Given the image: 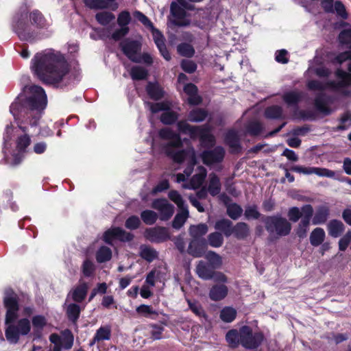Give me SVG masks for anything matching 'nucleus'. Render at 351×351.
I'll use <instances>...</instances> for the list:
<instances>
[{"instance_id":"nucleus-5","label":"nucleus","mask_w":351,"mask_h":351,"mask_svg":"<svg viewBox=\"0 0 351 351\" xmlns=\"http://www.w3.org/2000/svg\"><path fill=\"white\" fill-rule=\"evenodd\" d=\"M266 230L270 235L285 237L291 232V224L280 215L267 216L263 220Z\"/></svg>"},{"instance_id":"nucleus-32","label":"nucleus","mask_w":351,"mask_h":351,"mask_svg":"<svg viewBox=\"0 0 351 351\" xmlns=\"http://www.w3.org/2000/svg\"><path fill=\"white\" fill-rule=\"evenodd\" d=\"M264 115L268 119H283L285 118L282 108L278 105L267 107L265 110Z\"/></svg>"},{"instance_id":"nucleus-16","label":"nucleus","mask_w":351,"mask_h":351,"mask_svg":"<svg viewBox=\"0 0 351 351\" xmlns=\"http://www.w3.org/2000/svg\"><path fill=\"white\" fill-rule=\"evenodd\" d=\"M291 170L304 175L315 174L320 177L333 178L335 175V171L326 168L314 167H303L295 165L291 168Z\"/></svg>"},{"instance_id":"nucleus-19","label":"nucleus","mask_w":351,"mask_h":351,"mask_svg":"<svg viewBox=\"0 0 351 351\" xmlns=\"http://www.w3.org/2000/svg\"><path fill=\"white\" fill-rule=\"evenodd\" d=\"M89 286L87 282L80 281L69 292L66 296V301L69 299L76 303L82 302L87 296Z\"/></svg>"},{"instance_id":"nucleus-53","label":"nucleus","mask_w":351,"mask_h":351,"mask_svg":"<svg viewBox=\"0 0 351 351\" xmlns=\"http://www.w3.org/2000/svg\"><path fill=\"white\" fill-rule=\"evenodd\" d=\"M242 213V208L237 204H231L227 206V214L232 219L236 220L239 219Z\"/></svg>"},{"instance_id":"nucleus-35","label":"nucleus","mask_w":351,"mask_h":351,"mask_svg":"<svg viewBox=\"0 0 351 351\" xmlns=\"http://www.w3.org/2000/svg\"><path fill=\"white\" fill-rule=\"evenodd\" d=\"M140 256L143 259L151 263L158 258V253L154 248L146 245H142L140 246Z\"/></svg>"},{"instance_id":"nucleus-46","label":"nucleus","mask_w":351,"mask_h":351,"mask_svg":"<svg viewBox=\"0 0 351 351\" xmlns=\"http://www.w3.org/2000/svg\"><path fill=\"white\" fill-rule=\"evenodd\" d=\"M237 316V311L230 306L224 307L220 312V318L227 323L232 322Z\"/></svg>"},{"instance_id":"nucleus-14","label":"nucleus","mask_w":351,"mask_h":351,"mask_svg":"<svg viewBox=\"0 0 351 351\" xmlns=\"http://www.w3.org/2000/svg\"><path fill=\"white\" fill-rule=\"evenodd\" d=\"M144 237L150 242L156 243H162L170 237L168 229L160 226L147 228Z\"/></svg>"},{"instance_id":"nucleus-10","label":"nucleus","mask_w":351,"mask_h":351,"mask_svg":"<svg viewBox=\"0 0 351 351\" xmlns=\"http://www.w3.org/2000/svg\"><path fill=\"white\" fill-rule=\"evenodd\" d=\"M264 337L261 332H252L247 326L240 328V343L247 349H254L258 347L263 341Z\"/></svg>"},{"instance_id":"nucleus-64","label":"nucleus","mask_w":351,"mask_h":351,"mask_svg":"<svg viewBox=\"0 0 351 351\" xmlns=\"http://www.w3.org/2000/svg\"><path fill=\"white\" fill-rule=\"evenodd\" d=\"M245 217L246 219H257L259 218L261 214L258 211L256 206H250L245 210Z\"/></svg>"},{"instance_id":"nucleus-27","label":"nucleus","mask_w":351,"mask_h":351,"mask_svg":"<svg viewBox=\"0 0 351 351\" xmlns=\"http://www.w3.org/2000/svg\"><path fill=\"white\" fill-rule=\"evenodd\" d=\"M215 269L208 263L199 261L196 265L195 271L199 278L204 280H211Z\"/></svg>"},{"instance_id":"nucleus-29","label":"nucleus","mask_w":351,"mask_h":351,"mask_svg":"<svg viewBox=\"0 0 351 351\" xmlns=\"http://www.w3.org/2000/svg\"><path fill=\"white\" fill-rule=\"evenodd\" d=\"M330 98L324 93H319L317 95L315 99V106L316 109L324 114H329L330 110L328 107L327 104Z\"/></svg>"},{"instance_id":"nucleus-42","label":"nucleus","mask_w":351,"mask_h":351,"mask_svg":"<svg viewBox=\"0 0 351 351\" xmlns=\"http://www.w3.org/2000/svg\"><path fill=\"white\" fill-rule=\"evenodd\" d=\"M208 226L205 223H199L198 225H192L189 229L190 235L193 239H201L200 237L206 234L208 232Z\"/></svg>"},{"instance_id":"nucleus-22","label":"nucleus","mask_w":351,"mask_h":351,"mask_svg":"<svg viewBox=\"0 0 351 351\" xmlns=\"http://www.w3.org/2000/svg\"><path fill=\"white\" fill-rule=\"evenodd\" d=\"M198 173L195 174L191 179L189 183L182 184V187L186 189H198L204 182L207 171L204 167H198Z\"/></svg>"},{"instance_id":"nucleus-45","label":"nucleus","mask_w":351,"mask_h":351,"mask_svg":"<svg viewBox=\"0 0 351 351\" xmlns=\"http://www.w3.org/2000/svg\"><path fill=\"white\" fill-rule=\"evenodd\" d=\"M115 19L114 14L110 12H101L95 15V19L101 25L106 26Z\"/></svg>"},{"instance_id":"nucleus-7","label":"nucleus","mask_w":351,"mask_h":351,"mask_svg":"<svg viewBox=\"0 0 351 351\" xmlns=\"http://www.w3.org/2000/svg\"><path fill=\"white\" fill-rule=\"evenodd\" d=\"M5 335L8 341L11 344H16L21 336L28 335L31 330L30 322L27 318H22L16 323L5 324Z\"/></svg>"},{"instance_id":"nucleus-51","label":"nucleus","mask_w":351,"mask_h":351,"mask_svg":"<svg viewBox=\"0 0 351 351\" xmlns=\"http://www.w3.org/2000/svg\"><path fill=\"white\" fill-rule=\"evenodd\" d=\"M168 196L169 198L177 205L180 210L184 209V208H188L182 197L177 191H170L169 192Z\"/></svg>"},{"instance_id":"nucleus-3","label":"nucleus","mask_w":351,"mask_h":351,"mask_svg":"<svg viewBox=\"0 0 351 351\" xmlns=\"http://www.w3.org/2000/svg\"><path fill=\"white\" fill-rule=\"evenodd\" d=\"M177 126L180 132L189 134L191 138L195 139L198 137L203 147H213L215 143V138L210 132L212 128L208 124L196 126L181 121L178 123Z\"/></svg>"},{"instance_id":"nucleus-6","label":"nucleus","mask_w":351,"mask_h":351,"mask_svg":"<svg viewBox=\"0 0 351 351\" xmlns=\"http://www.w3.org/2000/svg\"><path fill=\"white\" fill-rule=\"evenodd\" d=\"M26 18L25 11L17 12L13 18L12 28L21 40L32 42L38 38V33L25 22Z\"/></svg>"},{"instance_id":"nucleus-39","label":"nucleus","mask_w":351,"mask_h":351,"mask_svg":"<svg viewBox=\"0 0 351 351\" xmlns=\"http://www.w3.org/2000/svg\"><path fill=\"white\" fill-rule=\"evenodd\" d=\"M208 115V111L205 109L195 108L189 113L188 119L191 122L199 123L204 121Z\"/></svg>"},{"instance_id":"nucleus-61","label":"nucleus","mask_w":351,"mask_h":351,"mask_svg":"<svg viewBox=\"0 0 351 351\" xmlns=\"http://www.w3.org/2000/svg\"><path fill=\"white\" fill-rule=\"evenodd\" d=\"M136 312L146 317H151V315H157L158 313L153 309L151 306L146 304H141L136 309Z\"/></svg>"},{"instance_id":"nucleus-37","label":"nucleus","mask_w":351,"mask_h":351,"mask_svg":"<svg viewBox=\"0 0 351 351\" xmlns=\"http://www.w3.org/2000/svg\"><path fill=\"white\" fill-rule=\"evenodd\" d=\"M326 233L323 228H315L310 234V243L313 246L317 247L324 241Z\"/></svg>"},{"instance_id":"nucleus-1","label":"nucleus","mask_w":351,"mask_h":351,"mask_svg":"<svg viewBox=\"0 0 351 351\" xmlns=\"http://www.w3.org/2000/svg\"><path fill=\"white\" fill-rule=\"evenodd\" d=\"M25 98L20 95L11 105L10 111L17 121L19 129L24 134L18 136L16 144L19 152H25L31 143V138L27 134V128L23 126L25 121L29 120V124L36 126L42 112L47 104L45 90L39 86H26L23 88Z\"/></svg>"},{"instance_id":"nucleus-21","label":"nucleus","mask_w":351,"mask_h":351,"mask_svg":"<svg viewBox=\"0 0 351 351\" xmlns=\"http://www.w3.org/2000/svg\"><path fill=\"white\" fill-rule=\"evenodd\" d=\"M30 25L36 29H47L51 25L44 15L38 10H34L29 14Z\"/></svg>"},{"instance_id":"nucleus-47","label":"nucleus","mask_w":351,"mask_h":351,"mask_svg":"<svg viewBox=\"0 0 351 351\" xmlns=\"http://www.w3.org/2000/svg\"><path fill=\"white\" fill-rule=\"evenodd\" d=\"M73 335L69 330H65L61 337L60 344L64 350H69L73 345Z\"/></svg>"},{"instance_id":"nucleus-20","label":"nucleus","mask_w":351,"mask_h":351,"mask_svg":"<svg viewBox=\"0 0 351 351\" xmlns=\"http://www.w3.org/2000/svg\"><path fill=\"white\" fill-rule=\"evenodd\" d=\"M159 136L160 138L163 139L170 140L171 141L167 144V146L165 149V152L167 153V150L169 149L171 152H176L174 148L179 147L182 145L181 138L179 134L174 132L170 128H163L159 131Z\"/></svg>"},{"instance_id":"nucleus-43","label":"nucleus","mask_w":351,"mask_h":351,"mask_svg":"<svg viewBox=\"0 0 351 351\" xmlns=\"http://www.w3.org/2000/svg\"><path fill=\"white\" fill-rule=\"evenodd\" d=\"M226 339L230 347L237 348L240 343V331L235 329L230 330L226 335Z\"/></svg>"},{"instance_id":"nucleus-24","label":"nucleus","mask_w":351,"mask_h":351,"mask_svg":"<svg viewBox=\"0 0 351 351\" xmlns=\"http://www.w3.org/2000/svg\"><path fill=\"white\" fill-rule=\"evenodd\" d=\"M206 249L204 239H192L189 245L188 253L194 257H201L204 255Z\"/></svg>"},{"instance_id":"nucleus-56","label":"nucleus","mask_w":351,"mask_h":351,"mask_svg":"<svg viewBox=\"0 0 351 351\" xmlns=\"http://www.w3.org/2000/svg\"><path fill=\"white\" fill-rule=\"evenodd\" d=\"M246 130L247 133H249L252 136H257L260 134L261 131L263 130L262 124L258 121H251L250 122L247 127Z\"/></svg>"},{"instance_id":"nucleus-9","label":"nucleus","mask_w":351,"mask_h":351,"mask_svg":"<svg viewBox=\"0 0 351 351\" xmlns=\"http://www.w3.org/2000/svg\"><path fill=\"white\" fill-rule=\"evenodd\" d=\"M167 155L173 160L178 163L182 162L184 160L189 159V165L184 169V174L189 177L193 172V167L197 163L196 155L195 149L193 147H189L186 149H182L178 152H171L167 150Z\"/></svg>"},{"instance_id":"nucleus-28","label":"nucleus","mask_w":351,"mask_h":351,"mask_svg":"<svg viewBox=\"0 0 351 351\" xmlns=\"http://www.w3.org/2000/svg\"><path fill=\"white\" fill-rule=\"evenodd\" d=\"M228 293V289L223 284H217L211 287L209 298L213 301H219L224 299Z\"/></svg>"},{"instance_id":"nucleus-50","label":"nucleus","mask_w":351,"mask_h":351,"mask_svg":"<svg viewBox=\"0 0 351 351\" xmlns=\"http://www.w3.org/2000/svg\"><path fill=\"white\" fill-rule=\"evenodd\" d=\"M208 244L213 247H219L223 243V237L221 233L215 232L208 236Z\"/></svg>"},{"instance_id":"nucleus-12","label":"nucleus","mask_w":351,"mask_h":351,"mask_svg":"<svg viewBox=\"0 0 351 351\" xmlns=\"http://www.w3.org/2000/svg\"><path fill=\"white\" fill-rule=\"evenodd\" d=\"M119 45L123 53L131 61L141 63L139 53L141 51V43L139 41L127 38L121 41Z\"/></svg>"},{"instance_id":"nucleus-40","label":"nucleus","mask_w":351,"mask_h":351,"mask_svg":"<svg viewBox=\"0 0 351 351\" xmlns=\"http://www.w3.org/2000/svg\"><path fill=\"white\" fill-rule=\"evenodd\" d=\"M189 216V213L188 208H184V209L180 210V211L175 216L172 222L173 228L177 230L181 228L185 223Z\"/></svg>"},{"instance_id":"nucleus-34","label":"nucleus","mask_w":351,"mask_h":351,"mask_svg":"<svg viewBox=\"0 0 351 351\" xmlns=\"http://www.w3.org/2000/svg\"><path fill=\"white\" fill-rule=\"evenodd\" d=\"M232 222L227 219H222L215 222V229L221 231L226 237L232 234Z\"/></svg>"},{"instance_id":"nucleus-33","label":"nucleus","mask_w":351,"mask_h":351,"mask_svg":"<svg viewBox=\"0 0 351 351\" xmlns=\"http://www.w3.org/2000/svg\"><path fill=\"white\" fill-rule=\"evenodd\" d=\"M81 311V307L76 302L68 304L66 308V314L67 315V317L69 320L71 321L74 324H76L80 317Z\"/></svg>"},{"instance_id":"nucleus-60","label":"nucleus","mask_w":351,"mask_h":351,"mask_svg":"<svg viewBox=\"0 0 351 351\" xmlns=\"http://www.w3.org/2000/svg\"><path fill=\"white\" fill-rule=\"evenodd\" d=\"M189 308L198 317H206L205 311L202 306L201 304H199L197 302H191L188 301Z\"/></svg>"},{"instance_id":"nucleus-44","label":"nucleus","mask_w":351,"mask_h":351,"mask_svg":"<svg viewBox=\"0 0 351 351\" xmlns=\"http://www.w3.org/2000/svg\"><path fill=\"white\" fill-rule=\"evenodd\" d=\"M112 258V251L106 246H101L96 253V260L98 263H105Z\"/></svg>"},{"instance_id":"nucleus-63","label":"nucleus","mask_w":351,"mask_h":351,"mask_svg":"<svg viewBox=\"0 0 351 351\" xmlns=\"http://www.w3.org/2000/svg\"><path fill=\"white\" fill-rule=\"evenodd\" d=\"M131 21L130 14L128 11H122L117 17V23L120 27H128Z\"/></svg>"},{"instance_id":"nucleus-52","label":"nucleus","mask_w":351,"mask_h":351,"mask_svg":"<svg viewBox=\"0 0 351 351\" xmlns=\"http://www.w3.org/2000/svg\"><path fill=\"white\" fill-rule=\"evenodd\" d=\"M141 217L145 224L152 225L156 221L158 216V214L153 210H145L141 213Z\"/></svg>"},{"instance_id":"nucleus-18","label":"nucleus","mask_w":351,"mask_h":351,"mask_svg":"<svg viewBox=\"0 0 351 351\" xmlns=\"http://www.w3.org/2000/svg\"><path fill=\"white\" fill-rule=\"evenodd\" d=\"M225 156V150L221 146H217L212 150L204 151L201 157L203 162L206 165L221 162Z\"/></svg>"},{"instance_id":"nucleus-36","label":"nucleus","mask_w":351,"mask_h":351,"mask_svg":"<svg viewBox=\"0 0 351 351\" xmlns=\"http://www.w3.org/2000/svg\"><path fill=\"white\" fill-rule=\"evenodd\" d=\"M232 234L238 239H245L250 234L248 225L244 222H239L232 227Z\"/></svg>"},{"instance_id":"nucleus-54","label":"nucleus","mask_w":351,"mask_h":351,"mask_svg":"<svg viewBox=\"0 0 351 351\" xmlns=\"http://www.w3.org/2000/svg\"><path fill=\"white\" fill-rule=\"evenodd\" d=\"M97 340H109L111 337V328L109 326H101L95 332Z\"/></svg>"},{"instance_id":"nucleus-23","label":"nucleus","mask_w":351,"mask_h":351,"mask_svg":"<svg viewBox=\"0 0 351 351\" xmlns=\"http://www.w3.org/2000/svg\"><path fill=\"white\" fill-rule=\"evenodd\" d=\"M152 32L154 43L156 45L158 49H159L161 55L165 60H169L171 59V55L166 47L165 43V38L163 35L158 29L156 28L152 30Z\"/></svg>"},{"instance_id":"nucleus-17","label":"nucleus","mask_w":351,"mask_h":351,"mask_svg":"<svg viewBox=\"0 0 351 351\" xmlns=\"http://www.w3.org/2000/svg\"><path fill=\"white\" fill-rule=\"evenodd\" d=\"M152 206L159 212V217L162 221L168 220L174 213V206L165 199H155Z\"/></svg>"},{"instance_id":"nucleus-8","label":"nucleus","mask_w":351,"mask_h":351,"mask_svg":"<svg viewBox=\"0 0 351 351\" xmlns=\"http://www.w3.org/2000/svg\"><path fill=\"white\" fill-rule=\"evenodd\" d=\"M186 0H176L170 4V15L169 16V22L177 27H189L191 21L188 17L189 14L184 10Z\"/></svg>"},{"instance_id":"nucleus-49","label":"nucleus","mask_w":351,"mask_h":351,"mask_svg":"<svg viewBox=\"0 0 351 351\" xmlns=\"http://www.w3.org/2000/svg\"><path fill=\"white\" fill-rule=\"evenodd\" d=\"M206 258L209 262V265L214 269L219 268L222 265L221 257L215 252H208L206 254Z\"/></svg>"},{"instance_id":"nucleus-41","label":"nucleus","mask_w":351,"mask_h":351,"mask_svg":"<svg viewBox=\"0 0 351 351\" xmlns=\"http://www.w3.org/2000/svg\"><path fill=\"white\" fill-rule=\"evenodd\" d=\"M148 95L154 100H159L163 97V90L161 87L155 83L149 82L146 86Z\"/></svg>"},{"instance_id":"nucleus-31","label":"nucleus","mask_w":351,"mask_h":351,"mask_svg":"<svg viewBox=\"0 0 351 351\" xmlns=\"http://www.w3.org/2000/svg\"><path fill=\"white\" fill-rule=\"evenodd\" d=\"M221 189V184L219 177L215 173H210L207 188L208 193L212 196H216L220 193Z\"/></svg>"},{"instance_id":"nucleus-13","label":"nucleus","mask_w":351,"mask_h":351,"mask_svg":"<svg viewBox=\"0 0 351 351\" xmlns=\"http://www.w3.org/2000/svg\"><path fill=\"white\" fill-rule=\"evenodd\" d=\"M302 211L303 217L298 223L295 234L299 238L304 239L306 237L311 219L313 215V208L311 204H305L302 207Z\"/></svg>"},{"instance_id":"nucleus-59","label":"nucleus","mask_w":351,"mask_h":351,"mask_svg":"<svg viewBox=\"0 0 351 351\" xmlns=\"http://www.w3.org/2000/svg\"><path fill=\"white\" fill-rule=\"evenodd\" d=\"M287 216L289 220L292 222H297L301 217H303V213L302 208L293 206L289 209Z\"/></svg>"},{"instance_id":"nucleus-48","label":"nucleus","mask_w":351,"mask_h":351,"mask_svg":"<svg viewBox=\"0 0 351 351\" xmlns=\"http://www.w3.org/2000/svg\"><path fill=\"white\" fill-rule=\"evenodd\" d=\"M147 71L139 66H133L130 70V75L134 80H141L147 77Z\"/></svg>"},{"instance_id":"nucleus-30","label":"nucleus","mask_w":351,"mask_h":351,"mask_svg":"<svg viewBox=\"0 0 351 351\" xmlns=\"http://www.w3.org/2000/svg\"><path fill=\"white\" fill-rule=\"evenodd\" d=\"M327 229L330 236L337 238L344 232L345 226L340 220L332 219L328 222Z\"/></svg>"},{"instance_id":"nucleus-55","label":"nucleus","mask_w":351,"mask_h":351,"mask_svg":"<svg viewBox=\"0 0 351 351\" xmlns=\"http://www.w3.org/2000/svg\"><path fill=\"white\" fill-rule=\"evenodd\" d=\"M177 50L178 53L182 56L191 58L195 53V50L192 45L188 43H181L178 47Z\"/></svg>"},{"instance_id":"nucleus-57","label":"nucleus","mask_w":351,"mask_h":351,"mask_svg":"<svg viewBox=\"0 0 351 351\" xmlns=\"http://www.w3.org/2000/svg\"><path fill=\"white\" fill-rule=\"evenodd\" d=\"M178 114L173 111H165L160 117V121L166 125H170L178 119Z\"/></svg>"},{"instance_id":"nucleus-15","label":"nucleus","mask_w":351,"mask_h":351,"mask_svg":"<svg viewBox=\"0 0 351 351\" xmlns=\"http://www.w3.org/2000/svg\"><path fill=\"white\" fill-rule=\"evenodd\" d=\"M103 238L106 243L112 245L114 239L123 242L130 241L133 239L134 235L121 228H112L104 232Z\"/></svg>"},{"instance_id":"nucleus-58","label":"nucleus","mask_w":351,"mask_h":351,"mask_svg":"<svg viewBox=\"0 0 351 351\" xmlns=\"http://www.w3.org/2000/svg\"><path fill=\"white\" fill-rule=\"evenodd\" d=\"M85 5L90 9L93 10H104L108 9L107 5L104 0H84Z\"/></svg>"},{"instance_id":"nucleus-38","label":"nucleus","mask_w":351,"mask_h":351,"mask_svg":"<svg viewBox=\"0 0 351 351\" xmlns=\"http://www.w3.org/2000/svg\"><path fill=\"white\" fill-rule=\"evenodd\" d=\"M302 93L300 91L292 90L283 94L282 99L288 106H295L301 100Z\"/></svg>"},{"instance_id":"nucleus-11","label":"nucleus","mask_w":351,"mask_h":351,"mask_svg":"<svg viewBox=\"0 0 351 351\" xmlns=\"http://www.w3.org/2000/svg\"><path fill=\"white\" fill-rule=\"evenodd\" d=\"M4 306L6 308L5 324L14 322L19 317V306L18 299L13 292H6L3 299Z\"/></svg>"},{"instance_id":"nucleus-4","label":"nucleus","mask_w":351,"mask_h":351,"mask_svg":"<svg viewBox=\"0 0 351 351\" xmlns=\"http://www.w3.org/2000/svg\"><path fill=\"white\" fill-rule=\"evenodd\" d=\"M335 75L338 81L330 80L328 82H321L319 80H311L308 82V89L313 90H324L326 89L339 90L341 88L347 87L351 85V73L338 69L335 72Z\"/></svg>"},{"instance_id":"nucleus-2","label":"nucleus","mask_w":351,"mask_h":351,"mask_svg":"<svg viewBox=\"0 0 351 351\" xmlns=\"http://www.w3.org/2000/svg\"><path fill=\"white\" fill-rule=\"evenodd\" d=\"M31 69L43 83L53 85L61 82L70 70L64 55L52 50L36 53Z\"/></svg>"},{"instance_id":"nucleus-26","label":"nucleus","mask_w":351,"mask_h":351,"mask_svg":"<svg viewBox=\"0 0 351 351\" xmlns=\"http://www.w3.org/2000/svg\"><path fill=\"white\" fill-rule=\"evenodd\" d=\"M330 215L329 207L326 205L319 206L314 214L312 223L313 225H319L325 223Z\"/></svg>"},{"instance_id":"nucleus-62","label":"nucleus","mask_w":351,"mask_h":351,"mask_svg":"<svg viewBox=\"0 0 351 351\" xmlns=\"http://www.w3.org/2000/svg\"><path fill=\"white\" fill-rule=\"evenodd\" d=\"M133 14L137 20L142 23L146 27L149 28L151 31L155 28L152 21L141 12L135 11Z\"/></svg>"},{"instance_id":"nucleus-25","label":"nucleus","mask_w":351,"mask_h":351,"mask_svg":"<svg viewBox=\"0 0 351 351\" xmlns=\"http://www.w3.org/2000/svg\"><path fill=\"white\" fill-rule=\"evenodd\" d=\"M225 142L229 146L232 153H239L241 152L240 139L236 131L229 130L226 134Z\"/></svg>"}]
</instances>
